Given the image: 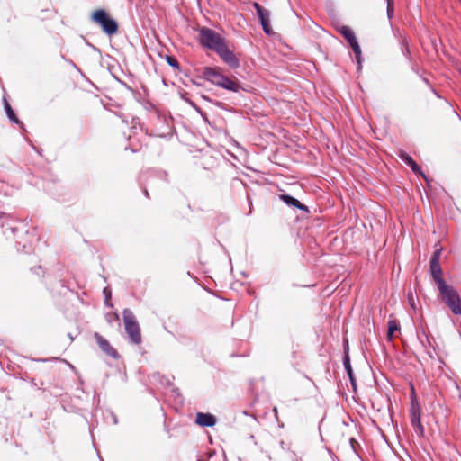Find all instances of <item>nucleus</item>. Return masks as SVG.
<instances>
[{"label": "nucleus", "instance_id": "4", "mask_svg": "<svg viewBox=\"0 0 461 461\" xmlns=\"http://www.w3.org/2000/svg\"><path fill=\"white\" fill-rule=\"evenodd\" d=\"M92 20L95 23L99 24L103 31L108 35H113L118 31L117 23L103 9L95 10L92 14Z\"/></svg>", "mask_w": 461, "mask_h": 461}, {"label": "nucleus", "instance_id": "15", "mask_svg": "<svg viewBox=\"0 0 461 461\" xmlns=\"http://www.w3.org/2000/svg\"><path fill=\"white\" fill-rule=\"evenodd\" d=\"M400 330V324L396 319H390L388 321L387 339L391 340L393 338L394 332Z\"/></svg>", "mask_w": 461, "mask_h": 461}, {"label": "nucleus", "instance_id": "9", "mask_svg": "<svg viewBox=\"0 0 461 461\" xmlns=\"http://www.w3.org/2000/svg\"><path fill=\"white\" fill-rule=\"evenodd\" d=\"M253 6L257 11L258 16L259 18L264 32L267 34H271L272 29L269 23V12L264 9L258 3L256 2L253 4Z\"/></svg>", "mask_w": 461, "mask_h": 461}, {"label": "nucleus", "instance_id": "17", "mask_svg": "<svg viewBox=\"0 0 461 461\" xmlns=\"http://www.w3.org/2000/svg\"><path fill=\"white\" fill-rule=\"evenodd\" d=\"M344 366H345L347 373H348V375L349 376L351 384H352L353 388L355 389L356 388V381H355V377L353 375V370H352V367L350 366L348 355H346L345 357H344Z\"/></svg>", "mask_w": 461, "mask_h": 461}, {"label": "nucleus", "instance_id": "19", "mask_svg": "<svg viewBox=\"0 0 461 461\" xmlns=\"http://www.w3.org/2000/svg\"><path fill=\"white\" fill-rule=\"evenodd\" d=\"M167 60L170 66L174 68H178V61L175 58L167 56Z\"/></svg>", "mask_w": 461, "mask_h": 461}, {"label": "nucleus", "instance_id": "1", "mask_svg": "<svg viewBox=\"0 0 461 461\" xmlns=\"http://www.w3.org/2000/svg\"><path fill=\"white\" fill-rule=\"evenodd\" d=\"M199 41L203 47L214 50L230 66L236 67L238 65V59L226 45L224 39L213 30L207 27L201 28Z\"/></svg>", "mask_w": 461, "mask_h": 461}, {"label": "nucleus", "instance_id": "13", "mask_svg": "<svg viewBox=\"0 0 461 461\" xmlns=\"http://www.w3.org/2000/svg\"><path fill=\"white\" fill-rule=\"evenodd\" d=\"M280 199L289 206H294L303 211H308L307 206L301 203L300 201L288 194H281Z\"/></svg>", "mask_w": 461, "mask_h": 461}, {"label": "nucleus", "instance_id": "14", "mask_svg": "<svg viewBox=\"0 0 461 461\" xmlns=\"http://www.w3.org/2000/svg\"><path fill=\"white\" fill-rule=\"evenodd\" d=\"M400 157L408 166L411 167V170L414 173H416V174L420 173V167L417 165V163L412 159V158L411 156H409L405 152H402L400 155Z\"/></svg>", "mask_w": 461, "mask_h": 461}, {"label": "nucleus", "instance_id": "12", "mask_svg": "<svg viewBox=\"0 0 461 461\" xmlns=\"http://www.w3.org/2000/svg\"><path fill=\"white\" fill-rule=\"evenodd\" d=\"M430 273L438 286L440 285L441 283H445L442 278V269L439 262L430 261Z\"/></svg>", "mask_w": 461, "mask_h": 461}, {"label": "nucleus", "instance_id": "10", "mask_svg": "<svg viewBox=\"0 0 461 461\" xmlns=\"http://www.w3.org/2000/svg\"><path fill=\"white\" fill-rule=\"evenodd\" d=\"M195 423L201 427H213L216 424V418L211 413L198 412Z\"/></svg>", "mask_w": 461, "mask_h": 461}, {"label": "nucleus", "instance_id": "18", "mask_svg": "<svg viewBox=\"0 0 461 461\" xmlns=\"http://www.w3.org/2000/svg\"><path fill=\"white\" fill-rule=\"evenodd\" d=\"M440 255H441V250L440 249H437L434 251L432 257H431V259L430 261L432 262H439V259H440Z\"/></svg>", "mask_w": 461, "mask_h": 461}, {"label": "nucleus", "instance_id": "21", "mask_svg": "<svg viewBox=\"0 0 461 461\" xmlns=\"http://www.w3.org/2000/svg\"><path fill=\"white\" fill-rule=\"evenodd\" d=\"M112 319H114L115 321H119V315L117 313L109 314L107 316L108 321H112Z\"/></svg>", "mask_w": 461, "mask_h": 461}, {"label": "nucleus", "instance_id": "5", "mask_svg": "<svg viewBox=\"0 0 461 461\" xmlns=\"http://www.w3.org/2000/svg\"><path fill=\"white\" fill-rule=\"evenodd\" d=\"M420 416H421L420 407L417 402L416 397L413 396V398L411 399V408H410V420H411V426L413 427V429L416 432V434L420 438H422L424 436V427L421 424Z\"/></svg>", "mask_w": 461, "mask_h": 461}, {"label": "nucleus", "instance_id": "2", "mask_svg": "<svg viewBox=\"0 0 461 461\" xmlns=\"http://www.w3.org/2000/svg\"><path fill=\"white\" fill-rule=\"evenodd\" d=\"M442 300L456 315L461 314V300L456 289L446 283L438 286Z\"/></svg>", "mask_w": 461, "mask_h": 461}, {"label": "nucleus", "instance_id": "3", "mask_svg": "<svg viewBox=\"0 0 461 461\" xmlns=\"http://www.w3.org/2000/svg\"><path fill=\"white\" fill-rule=\"evenodd\" d=\"M125 331L131 339V341L140 345L142 341L141 331L138 321L132 312L125 309L122 312Z\"/></svg>", "mask_w": 461, "mask_h": 461}, {"label": "nucleus", "instance_id": "11", "mask_svg": "<svg viewBox=\"0 0 461 461\" xmlns=\"http://www.w3.org/2000/svg\"><path fill=\"white\" fill-rule=\"evenodd\" d=\"M219 86L232 92H239L240 89L239 81L235 77H229L225 75L223 76V79L220 83Z\"/></svg>", "mask_w": 461, "mask_h": 461}, {"label": "nucleus", "instance_id": "16", "mask_svg": "<svg viewBox=\"0 0 461 461\" xmlns=\"http://www.w3.org/2000/svg\"><path fill=\"white\" fill-rule=\"evenodd\" d=\"M4 103H5V109L7 117L10 119V121H12L14 123H16V124L20 123L19 119L15 115L14 110L12 109L11 105L9 104L8 101L5 98H4Z\"/></svg>", "mask_w": 461, "mask_h": 461}, {"label": "nucleus", "instance_id": "20", "mask_svg": "<svg viewBox=\"0 0 461 461\" xmlns=\"http://www.w3.org/2000/svg\"><path fill=\"white\" fill-rule=\"evenodd\" d=\"M393 3L388 0V5H387V13H388V15L391 16V14H393Z\"/></svg>", "mask_w": 461, "mask_h": 461}, {"label": "nucleus", "instance_id": "6", "mask_svg": "<svg viewBox=\"0 0 461 461\" xmlns=\"http://www.w3.org/2000/svg\"><path fill=\"white\" fill-rule=\"evenodd\" d=\"M223 76L222 69L219 67H205L203 68L202 77L217 86H220Z\"/></svg>", "mask_w": 461, "mask_h": 461}, {"label": "nucleus", "instance_id": "8", "mask_svg": "<svg viewBox=\"0 0 461 461\" xmlns=\"http://www.w3.org/2000/svg\"><path fill=\"white\" fill-rule=\"evenodd\" d=\"M94 337H95L100 349L105 355H107L108 357L114 358V359L119 357V354H118L117 350L110 344V342L106 339H104L102 335H100L97 332H95L94 334Z\"/></svg>", "mask_w": 461, "mask_h": 461}, {"label": "nucleus", "instance_id": "7", "mask_svg": "<svg viewBox=\"0 0 461 461\" xmlns=\"http://www.w3.org/2000/svg\"><path fill=\"white\" fill-rule=\"evenodd\" d=\"M339 32L348 41L354 53L356 54L357 59L359 61L361 50L359 44L357 43L354 32L348 26H342Z\"/></svg>", "mask_w": 461, "mask_h": 461}]
</instances>
